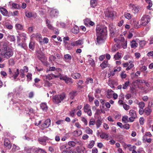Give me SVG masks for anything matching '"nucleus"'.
Wrapping results in <instances>:
<instances>
[{
	"label": "nucleus",
	"mask_w": 153,
	"mask_h": 153,
	"mask_svg": "<svg viewBox=\"0 0 153 153\" xmlns=\"http://www.w3.org/2000/svg\"><path fill=\"white\" fill-rule=\"evenodd\" d=\"M119 45H115L112 47V51L113 52H115L117 51L119 48Z\"/></svg>",
	"instance_id": "obj_36"
},
{
	"label": "nucleus",
	"mask_w": 153,
	"mask_h": 153,
	"mask_svg": "<svg viewBox=\"0 0 153 153\" xmlns=\"http://www.w3.org/2000/svg\"><path fill=\"white\" fill-rule=\"evenodd\" d=\"M79 31V27L76 26H75L71 30V32L74 34L78 33Z\"/></svg>",
	"instance_id": "obj_25"
},
{
	"label": "nucleus",
	"mask_w": 153,
	"mask_h": 153,
	"mask_svg": "<svg viewBox=\"0 0 153 153\" xmlns=\"http://www.w3.org/2000/svg\"><path fill=\"white\" fill-rule=\"evenodd\" d=\"M64 58L66 60H70L71 59V56L69 54H66L64 55Z\"/></svg>",
	"instance_id": "obj_40"
},
{
	"label": "nucleus",
	"mask_w": 153,
	"mask_h": 153,
	"mask_svg": "<svg viewBox=\"0 0 153 153\" xmlns=\"http://www.w3.org/2000/svg\"><path fill=\"white\" fill-rule=\"evenodd\" d=\"M47 139V137H41L38 139L39 141L42 144L45 145L46 144V142Z\"/></svg>",
	"instance_id": "obj_18"
},
{
	"label": "nucleus",
	"mask_w": 153,
	"mask_h": 153,
	"mask_svg": "<svg viewBox=\"0 0 153 153\" xmlns=\"http://www.w3.org/2000/svg\"><path fill=\"white\" fill-rule=\"evenodd\" d=\"M44 80L45 81L47 79H48L49 80H50L52 79V78L50 74H48L47 75L45 76H43Z\"/></svg>",
	"instance_id": "obj_42"
},
{
	"label": "nucleus",
	"mask_w": 153,
	"mask_h": 153,
	"mask_svg": "<svg viewBox=\"0 0 153 153\" xmlns=\"http://www.w3.org/2000/svg\"><path fill=\"white\" fill-rule=\"evenodd\" d=\"M0 54L3 58L8 59L13 54L12 49L9 47L7 44L4 43L0 49Z\"/></svg>",
	"instance_id": "obj_2"
},
{
	"label": "nucleus",
	"mask_w": 153,
	"mask_h": 153,
	"mask_svg": "<svg viewBox=\"0 0 153 153\" xmlns=\"http://www.w3.org/2000/svg\"><path fill=\"white\" fill-rule=\"evenodd\" d=\"M141 20V24L143 26H145L150 21V18L148 15L144 16L142 17Z\"/></svg>",
	"instance_id": "obj_7"
},
{
	"label": "nucleus",
	"mask_w": 153,
	"mask_h": 153,
	"mask_svg": "<svg viewBox=\"0 0 153 153\" xmlns=\"http://www.w3.org/2000/svg\"><path fill=\"white\" fill-rule=\"evenodd\" d=\"M29 48L32 50H33L34 48V43L33 42H30L29 44Z\"/></svg>",
	"instance_id": "obj_49"
},
{
	"label": "nucleus",
	"mask_w": 153,
	"mask_h": 153,
	"mask_svg": "<svg viewBox=\"0 0 153 153\" xmlns=\"http://www.w3.org/2000/svg\"><path fill=\"white\" fill-rule=\"evenodd\" d=\"M0 11L2 14L4 16H7L8 12L7 10L3 7L0 8Z\"/></svg>",
	"instance_id": "obj_19"
},
{
	"label": "nucleus",
	"mask_w": 153,
	"mask_h": 153,
	"mask_svg": "<svg viewBox=\"0 0 153 153\" xmlns=\"http://www.w3.org/2000/svg\"><path fill=\"white\" fill-rule=\"evenodd\" d=\"M153 100H152L150 101L148 104V107L151 108L153 106Z\"/></svg>",
	"instance_id": "obj_61"
},
{
	"label": "nucleus",
	"mask_w": 153,
	"mask_h": 153,
	"mask_svg": "<svg viewBox=\"0 0 153 153\" xmlns=\"http://www.w3.org/2000/svg\"><path fill=\"white\" fill-rule=\"evenodd\" d=\"M109 64L108 61L107 60H104L100 64V66L102 68V69H103L106 67L108 66Z\"/></svg>",
	"instance_id": "obj_16"
},
{
	"label": "nucleus",
	"mask_w": 153,
	"mask_h": 153,
	"mask_svg": "<svg viewBox=\"0 0 153 153\" xmlns=\"http://www.w3.org/2000/svg\"><path fill=\"white\" fill-rule=\"evenodd\" d=\"M18 45L19 46H20L21 48H24L25 49L27 48L26 45L25 43H22L21 44H19Z\"/></svg>",
	"instance_id": "obj_52"
},
{
	"label": "nucleus",
	"mask_w": 153,
	"mask_h": 153,
	"mask_svg": "<svg viewBox=\"0 0 153 153\" xmlns=\"http://www.w3.org/2000/svg\"><path fill=\"white\" fill-rule=\"evenodd\" d=\"M20 73V76L22 78L24 77V70L21 69L19 71L18 69L8 68V74L9 78L12 80L16 81V79Z\"/></svg>",
	"instance_id": "obj_3"
},
{
	"label": "nucleus",
	"mask_w": 153,
	"mask_h": 153,
	"mask_svg": "<svg viewBox=\"0 0 153 153\" xmlns=\"http://www.w3.org/2000/svg\"><path fill=\"white\" fill-rule=\"evenodd\" d=\"M82 121L83 122L85 125L88 124V122L87 120L84 117H82Z\"/></svg>",
	"instance_id": "obj_57"
},
{
	"label": "nucleus",
	"mask_w": 153,
	"mask_h": 153,
	"mask_svg": "<svg viewBox=\"0 0 153 153\" xmlns=\"http://www.w3.org/2000/svg\"><path fill=\"white\" fill-rule=\"evenodd\" d=\"M130 7H131L132 11L134 13H137L140 9L138 6L134 4H130Z\"/></svg>",
	"instance_id": "obj_14"
},
{
	"label": "nucleus",
	"mask_w": 153,
	"mask_h": 153,
	"mask_svg": "<svg viewBox=\"0 0 153 153\" xmlns=\"http://www.w3.org/2000/svg\"><path fill=\"white\" fill-rule=\"evenodd\" d=\"M70 147H68V148L66 149L62 152V153H71V151L69 148Z\"/></svg>",
	"instance_id": "obj_60"
},
{
	"label": "nucleus",
	"mask_w": 153,
	"mask_h": 153,
	"mask_svg": "<svg viewBox=\"0 0 153 153\" xmlns=\"http://www.w3.org/2000/svg\"><path fill=\"white\" fill-rule=\"evenodd\" d=\"M4 146L9 149H10L12 146L10 141L7 138L4 139Z\"/></svg>",
	"instance_id": "obj_13"
},
{
	"label": "nucleus",
	"mask_w": 153,
	"mask_h": 153,
	"mask_svg": "<svg viewBox=\"0 0 153 153\" xmlns=\"http://www.w3.org/2000/svg\"><path fill=\"white\" fill-rule=\"evenodd\" d=\"M44 82V86L45 87H50L52 85V84L50 83L47 80H45Z\"/></svg>",
	"instance_id": "obj_39"
},
{
	"label": "nucleus",
	"mask_w": 153,
	"mask_h": 153,
	"mask_svg": "<svg viewBox=\"0 0 153 153\" xmlns=\"http://www.w3.org/2000/svg\"><path fill=\"white\" fill-rule=\"evenodd\" d=\"M95 144V142L94 140H91L90 143L88 145V147L89 149L92 148Z\"/></svg>",
	"instance_id": "obj_41"
},
{
	"label": "nucleus",
	"mask_w": 153,
	"mask_h": 153,
	"mask_svg": "<svg viewBox=\"0 0 153 153\" xmlns=\"http://www.w3.org/2000/svg\"><path fill=\"white\" fill-rule=\"evenodd\" d=\"M100 108L103 109L105 106V100L103 99H101L100 100Z\"/></svg>",
	"instance_id": "obj_35"
},
{
	"label": "nucleus",
	"mask_w": 153,
	"mask_h": 153,
	"mask_svg": "<svg viewBox=\"0 0 153 153\" xmlns=\"http://www.w3.org/2000/svg\"><path fill=\"white\" fill-rule=\"evenodd\" d=\"M60 79L65 81L66 83L69 84H71L73 83L72 79L71 78L67 77L66 76H60Z\"/></svg>",
	"instance_id": "obj_9"
},
{
	"label": "nucleus",
	"mask_w": 153,
	"mask_h": 153,
	"mask_svg": "<svg viewBox=\"0 0 153 153\" xmlns=\"http://www.w3.org/2000/svg\"><path fill=\"white\" fill-rule=\"evenodd\" d=\"M129 82L128 81H126L123 85V89H126L129 86Z\"/></svg>",
	"instance_id": "obj_45"
},
{
	"label": "nucleus",
	"mask_w": 153,
	"mask_h": 153,
	"mask_svg": "<svg viewBox=\"0 0 153 153\" xmlns=\"http://www.w3.org/2000/svg\"><path fill=\"white\" fill-rule=\"evenodd\" d=\"M139 107L141 109H143L145 106V104L143 102H141L138 104Z\"/></svg>",
	"instance_id": "obj_46"
},
{
	"label": "nucleus",
	"mask_w": 153,
	"mask_h": 153,
	"mask_svg": "<svg viewBox=\"0 0 153 153\" xmlns=\"http://www.w3.org/2000/svg\"><path fill=\"white\" fill-rule=\"evenodd\" d=\"M86 132L88 134H92V130L88 127H87L85 128Z\"/></svg>",
	"instance_id": "obj_50"
},
{
	"label": "nucleus",
	"mask_w": 153,
	"mask_h": 153,
	"mask_svg": "<svg viewBox=\"0 0 153 153\" xmlns=\"http://www.w3.org/2000/svg\"><path fill=\"white\" fill-rule=\"evenodd\" d=\"M25 15L28 18H30L31 17H32L33 16L35 17V16H36V13H35L34 14H33L31 12L26 13Z\"/></svg>",
	"instance_id": "obj_26"
},
{
	"label": "nucleus",
	"mask_w": 153,
	"mask_h": 153,
	"mask_svg": "<svg viewBox=\"0 0 153 153\" xmlns=\"http://www.w3.org/2000/svg\"><path fill=\"white\" fill-rule=\"evenodd\" d=\"M83 43V41L82 40H78L75 42H72V45L74 46H78L80 45Z\"/></svg>",
	"instance_id": "obj_20"
},
{
	"label": "nucleus",
	"mask_w": 153,
	"mask_h": 153,
	"mask_svg": "<svg viewBox=\"0 0 153 153\" xmlns=\"http://www.w3.org/2000/svg\"><path fill=\"white\" fill-rule=\"evenodd\" d=\"M9 40L11 42H15L16 40L15 37L14 36H9Z\"/></svg>",
	"instance_id": "obj_53"
},
{
	"label": "nucleus",
	"mask_w": 153,
	"mask_h": 153,
	"mask_svg": "<svg viewBox=\"0 0 153 153\" xmlns=\"http://www.w3.org/2000/svg\"><path fill=\"white\" fill-rule=\"evenodd\" d=\"M95 121L94 119H91L89 123V126H90L91 125H94L95 124Z\"/></svg>",
	"instance_id": "obj_58"
},
{
	"label": "nucleus",
	"mask_w": 153,
	"mask_h": 153,
	"mask_svg": "<svg viewBox=\"0 0 153 153\" xmlns=\"http://www.w3.org/2000/svg\"><path fill=\"white\" fill-rule=\"evenodd\" d=\"M128 117L127 116H124L122 118V121L124 123H126L128 122Z\"/></svg>",
	"instance_id": "obj_38"
},
{
	"label": "nucleus",
	"mask_w": 153,
	"mask_h": 153,
	"mask_svg": "<svg viewBox=\"0 0 153 153\" xmlns=\"http://www.w3.org/2000/svg\"><path fill=\"white\" fill-rule=\"evenodd\" d=\"M97 42L101 44L104 42L107 38V27L105 26L97 25L96 28Z\"/></svg>",
	"instance_id": "obj_1"
},
{
	"label": "nucleus",
	"mask_w": 153,
	"mask_h": 153,
	"mask_svg": "<svg viewBox=\"0 0 153 153\" xmlns=\"http://www.w3.org/2000/svg\"><path fill=\"white\" fill-rule=\"evenodd\" d=\"M129 114L131 116L128 119L130 122H133L137 117L136 111L133 110L131 109L129 111Z\"/></svg>",
	"instance_id": "obj_6"
},
{
	"label": "nucleus",
	"mask_w": 153,
	"mask_h": 153,
	"mask_svg": "<svg viewBox=\"0 0 153 153\" xmlns=\"http://www.w3.org/2000/svg\"><path fill=\"white\" fill-rule=\"evenodd\" d=\"M125 16L126 18L128 19H130L131 17V14L128 13H125Z\"/></svg>",
	"instance_id": "obj_48"
},
{
	"label": "nucleus",
	"mask_w": 153,
	"mask_h": 153,
	"mask_svg": "<svg viewBox=\"0 0 153 153\" xmlns=\"http://www.w3.org/2000/svg\"><path fill=\"white\" fill-rule=\"evenodd\" d=\"M68 145L71 147H73L75 145L76 143L73 141H70L68 142Z\"/></svg>",
	"instance_id": "obj_51"
},
{
	"label": "nucleus",
	"mask_w": 153,
	"mask_h": 153,
	"mask_svg": "<svg viewBox=\"0 0 153 153\" xmlns=\"http://www.w3.org/2000/svg\"><path fill=\"white\" fill-rule=\"evenodd\" d=\"M131 47L132 48H135L138 46V44L134 40H133L131 42Z\"/></svg>",
	"instance_id": "obj_24"
},
{
	"label": "nucleus",
	"mask_w": 153,
	"mask_h": 153,
	"mask_svg": "<svg viewBox=\"0 0 153 153\" xmlns=\"http://www.w3.org/2000/svg\"><path fill=\"white\" fill-rule=\"evenodd\" d=\"M71 76L74 79H79L81 76L80 74L78 73H75L73 74Z\"/></svg>",
	"instance_id": "obj_29"
},
{
	"label": "nucleus",
	"mask_w": 153,
	"mask_h": 153,
	"mask_svg": "<svg viewBox=\"0 0 153 153\" xmlns=\"http://www.w3.org/2000/svg\"><path fill=\"white\" fill-rule=\"evenodd\" d=\"M121 54L119 52H117L116 53L114 56V58L115 59V60H118L121 57Z\"/></svg>",
	"instance_id": "obj_27"
},
{
	"label": "nucleus",
	"mask_w": 153,
	"mask_h": 153,
	"mask_svg": "<svg viewBox=\"0 0 153 153\" xmlns=\"http://www.w3.org/2000/svg\"><path fill=\"white\" fill-rule=\"evenodd\" d=\"M113 34V35L111 34V36L113 37H117L119 34V33H118V31L116 30L115 31V33H114Z\"/></svg>",
	"instance_id": "obj_55"
},
{
	"label": "nucleus",
	"mask_w": 153,
	"mask_h": 153,
	"mask_svg": "<svg viewBox=\"0 0 153 153\" xmlns=\"http://www.w3.org/2000/svg\"><path fill=\"white\" fill-rule=\"evenodd\" d=\"M51 120L49 119H47L45 122V123L42 125V129L44 128H48L51 124Z\"/></svg>",
	"instance_id": "obj_12"
},
{
	"label": "nucleus",
	"mask_w": 153,
	"mask_h": 153,
	"mask_svg": "<svg viewBox=\"0 0 153 153\" xmlns=\"http://www.w3.org/2000/svg\"><path fill=\"white\" fill-rule=\"evenodd\" d=\"M152 111V109H151V108L148 107L147 108H145L144 110V111L145 113L147 115H149L151 113Z\"/></svg>",
	"instance_id": "obj_23"
},
{
	"label": "nucleus",
	"mask_w": 153,
	"mask_h": 153,
	"mask_svg": "<svg viewBox=\"0 0 153 153\" xmlns=\"http://www.w3.org/2000/svg\"><path fill=\"white\" fill-rule=\"evenodd\" d=\"M38 150L40 153H47L45 150L41 149H38Z\"/></svg>",
	"instance_id": "obj_64"
},
{
	"label": "nucleus",
	"mask_w": 153,
	"mask_h": 153,
	"mask_svg": "<svg viewBox=\"0 0 153 153\" xmlns=\"http://www.w3.org/2000/svg\"><path fill=\"white\" fill-rule=\"evenodd\" d=\"M123 128L126 129H128L130 128L129 125L128 124H126L123 126Z\"/></svg>",
	"instance_id": "obj_62"
},
{
	"label": "nucleus",
	"mask_w": 153,
	"mask_h": 153,
	"mask_svg": "<svg viewBox=\"0 0 153 153\" xmlns=\"http://www.w3.org/2000/svg\"><path fill=\"white\" fill-rule=\"evenodd\" d=\"M84 111L85 112H86L87 111L90 109V106L88 104H86L84 105L83 108Z\"/></svg>",
	"instance_id": "obj_34"
},
{
	"label": "nucleus",
	"mask_w": 153,
	"mask_h": 153,
	"mask_svg": "<svg viewBox=\"0 0 153 153\" xmlns=\"http://www.w3.org/2000/svg\"><path fill=\"white\" fill-rule=\"evenodd\" d=\"M9 64L11 65H13L14 64L15 62L13 59H10L9 60Z\"/></svg>",
	"instance_id": "obj_59"
},
{
	"label": "nucleus",
	"mask_w": 153,
	"mask_h": 153,
	"mask_svg": "<svg viewBox=\"0 0 153 153\" xmlns=\"http://www.w3.org/2000/svg\"><path fill=\"white\" fill-rule=\"evenodd\" d=\"M93 79L91 78H88L86 79V81L85 82V83L88 84L89 82H90L91 83H93Z\"/></svg>",
	"instance_id": "obj_47"
},
{
	"label": "nucleus",
	"mask_w": 153,
	"mask_h": 153,
	"mask_svg": "<svg viewBox=\"0 0 153 153\" xmlns=\"http://www.w3.org/2000/svg\"><path fill=\"white\" fill-rule=\"evenodd\" d=\"M19 149V146L14 144L12 148L11 149V151L13 152H14L16 150H18Z\"/></svg>",
	"instance_id": "obj_30"
},
{
	"label": "nucleus",
	"mask_w": 153,
	"mask_h": 153,
	"mask_svg": "<svg viewBox=\"0 0 153 153\" xmlns=\"http://www.w3.org/2000/svg\"><path fill=\"white\" fill-rule=\"evenodd\" d=\"M15 27L16 29L20 30H22L23 28V26L19 24H16V25Z\"/></svg>",
	"instance_id": "obj_31"
},
{
	"label": "nucleus",
	"mask_w": 153,
	"mask_h": 153,
	"mask_svg": "<svg viewBox=\"0 0 153 153\" xmlns=\"http://www.w3.org/2000/svg\"><path fill=\"white\" fill-rule=\"evenodd\" d=\"M144 122V119L143 117H141L139 119V122L140 125L143 124Z\"/></svg>",
	"instance_id": "obj_56"
},
{
	"label": "nucleus",
	"mask_w": 153,
	"mask_h": 153,
	"mask_svg": "<svg viewBox=\"0 0 153 153\" xmlns=\"http://www.w3.org/2000/svg\"><path fill=\"white\" fill-rule=\"evenodd\" d=\"M97 0H91L90 1V4L91 6L94 8L97 5Z\"/></svg>",
	"instance_id": "obj_32"
},
{
	"label": "nucleus",
	"mask_w": 153,
	"mask_h": 153,
	"mask_svg": "<svg viewBox=\"0 0 153 153\" xmlns=\"http://www.w3.org/2000/svg\"><path fill=\"white\" fill-rule=\"evenodd\" d=\"M46 25L47 26L48 28L51 30H53L54 27H53L50 24V22L48 19H46Z\"/></svg>",
	"instance_id": "obj_21"
},
{
	"label": "nucleus",
	"mask_w": 153,
	"mask_h": 153,
	"mask_svg": "<svg viewBox=\"0 0 153 153\" xmlns=\"http://www.w3.org/2000/svg\"><path fill=\"white\" fill-rule=\"evenodd\" d=\"M123 106L124 108L126 110H128L130 108V106L126 104H123Z\"/></svg>",
	"instance_id": "obj_54"
},
{
	"label": "nucleus",
	"mask_w": 153,
	"mask_h": 153,
	"mask_svg": "<svg viewBox=\"0 0 153 153\" xmlns=\"http://www.w3.org/2000/svg\"><path fill=\"white\" fill-rule=\"evenodd\" d=\"M102 123V122L101 120L100 119L97 120L96 122V126H97V128H99L101 125Z\"/></svg>",
	"instance_id": "obj_44"
},
{
	"label": "nucleus",
	"mask_w": 153,
	"mask_h": 153,
	"mask_svg": "<svg viewBox=\"0 0 153 153\" xmlns=\"http://www.w3.org/2000/svg\"><path fill=\"white\" fill-rule=\"evenodd\" d=\"M36 56L38 59L42 62L44 58V55L41 51H38L36 53Z\"/></svg>",
	"instance_id": "obj_10"
},
{
	"label": "nucleus",
	"mask_w": 153,
	"mask_h": 153,
	"mask_svg": "<svg viewBox=\"0 0 153 153\" xmlns=\"http://www.w3.org/2000/svg\"><path fill=\"white\" fill-rule=\"evenodd\" d=\"M110 30L111 35V34H112L113 35L114 33H115V31H116V30H115V29H113V28H111L110 29Z\"/></svg>",
	"instance_id": "obj_63"
},
{
	"label": "nucleus",
	"mask_w": 153,
	"mask_h": 153,
	"mask_svg": "<svg viewBox=\"0 0 153 153\" xmlns=\"http://www.w3.org/2000/svg\"><path fill=\"white\" fill-rule=\"evenodd\" d=\"M60 150L62 151H62L66 150V149L68 148V147L67 145L66 144H63L60 147Z\"/></svg>",
	"instance_id": "obj_37"
},
{
	"label": "nucleus",
	"mask_w": 153,
	"mask_h": 153,
	"mask_svg": "<svg viewBox=\"0 0 153 153\" xmlns=\"http://www.w3.org/2000/svg\"><path fill=\"white\" fill-rule=\"evenodd\" d=\"M59 13L58 11L56 9H53L51 10L50 15L51 18L57 16Z\"/></svg>",
	"instance_id": "obj_11"
},
{
	"label": "nucleus",
	"mask_w": 153,
	"mask_h": 153,
	"mask_svg": "<svg viewBox=\"0 0 153 153\" xmlns=\"http://www.w3.org/2000/svg\"><path fill=\"white\" fill-rule=\"evenodd\" d=\"M56 71V72H57V73L56 75H55L54 74H51L52 75V77L57 78L60 76V73L62 71L61 69L60 68H56L54 66L50 67L47 70L46 72H48L49 71Z\"/></svg>",
	"instance_id": "obj_5"
},
{
	"label": "nucleus",
	"mask_w": 153,
	"mask_h": 153,
	"mask_svg": "<svg viewBox=\"0 0 153 153\" xmlns=\"http://www.w3.org/2000/svg\"><path fill=\"white\" fill-rule=\"evenodd\" d=\"M65 97V94L60 95H56L53 97V101L55 104H58L62 101Z\"/></svg>",
	"instance_id": "obj_4"
},
{
	"label": "nucleus",
	"mask_w": 153,
	"mask_h": 153,
	"mask_svg": "<svg viewBox=\"0 0 153 153\" xmlns=\"http://www.w3.org/2000/svg\"><path fill=\"white\" fill-rule=\"evenodd\" d=\"M12 7L14 9H19L20 8V7L19 4L15 3H12Z\"/></svg>",
	"instance_id": "obj_33"
},
{
	"label": "nucleus",
	"mask_w": 153,
	"mask_h": 153,
	"mask_svg": "<svg viewBox=\"0 0 153 153\" xmlns=\"http://www.w3.org/2000/svg\"><path fill=\"white\" fill-rule=\"evenodd\" d=\"M115 13L112 8H109L106 10L105 12V14L106 17L112 19Z\"/></svg>",
	"instance_id": "obj_8"
},
{
	"label": "nucleus",
	"mask_w": 153,
	"mask_h": 153,
	"mask_svg": "<svg viewBox=\"0 0 153 153\" xmlns=\"http://www.w3.org/2000/svg\"><path fill=\"white\" fill-rule=\"evenodd\" d=\"M40 107L43 111H46L48 108L46 103H42L40 104Z\"/></svg>",
	"instance_id": "obj_22"
},
{
	"label": "nucleus",
	"mask_w": 153,
	"mask_h": 153,
	"mask_svg": "<svg viewBox=\"0 0 153 153\" xmlns=\"http://www.w3.org/2000/svg\"><path fill=\"white\" fill-rule=\"evenodd\" d=\"M85 24V25H88V24L91 25L92 26H93L94 24V22L90 21L89 20H88V19H86L85 20V21L84 22Z\"/></svg>",
	"instance_id": "obj_28"
},
{
	"label": "nucleus",
	"mask_w": 153,
	"mask_h": 153,
	"mask_svg": "<svg viewBox=\"0 0 153 153\" xmlns=\"http://www.w3.org/2000/svg\"><path fill=\"white\" fill-rule=\"evenodd\" d=\"M64 45L65 48L69 50L72 49L74 47V45H72V43H70L65 42V44H64Z\"/></svg>",
	"instance_id": "obj_17"
},
{
	"label": "nucleus",
	"mask_w": 153,
	"mask_h": 153,
	"mask_svg": "<svg viewBox=\"0 0 153 153\" xmlns=\"http://www.w3.org/2000/svg\"><path fill=\"white\" fill-rule=\"evenodd\" d=\"M100 137L102 139L107 138L108 137V135L105 133H102L100 135Z\"/></svg>",
	"instance_id": "obj_43"
},
{
	"label": "nucleus",
	"mask_w": 153,
	"mask_h": 153,
	"mask_svg": "<svg viewBox=\"0 0 153 153\" xmlns=\"http://www.w3.org/2000/svg\"><path fill=\"white\" fill-rule=\"evenodd\" d=\"M76 151L78 153H86L85 148L83 147H78Z\"/></svg>",
	"instance_id": "obj_15"
}]
</instances>
